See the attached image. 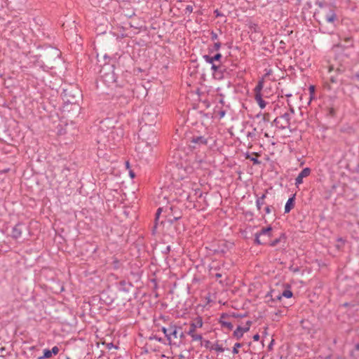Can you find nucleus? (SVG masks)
Instances as JSON below:
<instances>
[{
	"label": "nucleus",
	"instance_id": "57",
	"mask_svg": "<svg viewBox=\"0 0 359 359\" xmlns=\"http://www.w3.org/2000/svg\"><path fill=\"white\" fill-rule=\"evenodd\" d=\"M344 305L345 306H347L348 305V303H345Z\"/></svg>",
	"mask_w": 359,
	"mask_h": 359
},
{
	"label": "nucleus",
	"instance_id": "17",
	"mask_svg": "<svg viewBox=\"0 0 359 359\" xmlns=\"http://www.w3.org/2000/svg\"><path fill=\"white\" fill-rule=\"evenodd\" d=\"M243 332L242 331V327L241 326H238L236 330L233 332V336L237 339H240L243 335Z\"/></svg>",
	"mask_w": 359,
	"mask_h": 359
},
{
	"label": "nucleus",
	"instance_id": "16",
	"mask_svg": "<svg viewBox=\"0 0 359 359\" xmlns=\"http://www.w3.org/2000/svg\"><path fill=\"white\" fill-rule=\"evenodd\" d=\"M264 87V81L263 80L259 81L258 83L255 86L254 91L255 95L262 94L261 92Z\"/></svg>",
	"mask_w": 359,
	"mask_h": 359
},
{
	"label": "nucleus",
	"instance_id": "32",
	"mask_svg": "<svg viewBox=\"0 0 359 359\" xmlns=\"http://www.w3.org/2000/svg\"><path fill=\"white\" fill-rule=\"evenodd\" d=\"M59 351H60L59 348L57 346H55L52 348V349L50 350V352H51L52 355H55L59 353Z\"/></svg>",
	"mask_w": 359,
	"mask_h": 359
},
{
	"label": "nucleus",
	"instance_id": "19",
	"mask_svg": "<svg viewBox=\"0 0 359 359\" xmlns=\"http://www.w3.org/2000/svg\"><path fill=\"white\" fill-rule=\"evenodd\" d=\"M219 323L222 327H226L229 330H231L233 327L232 323L230 322L220 320Z\"/></svg>",
	"mask_w": 359,
	"mask_h": 359
},
{
	"label": "nucleus",
	"instance_id": "38",
	"mask_svg": "<svg viewBox=\"0 0 359 359\" xmlns=\"http://www.w3.org/2000/svg\"><path fill=\"white\" fill-rule=\"evenodd\" d=\"M222 58V55L220 53H217L215 56H213L214 61H218Z\"/></svg>",
	"mask_w": 359,
	"mask_h": 359
},
{
	"label": "nucleus",
	"instance_id": "11",
	"mask_svg": "<svg viewBox=\"0 0 359 359\" xmlns=\"http://www.w3.org/2000/svg\"><path fill=\"white\" fill-rule=\"evenodd\" d=\"M271 297H273L274 299L280 300L283 297L286 298H290L292 297V292L290 290H285L282 294L278 293L276 295H273L274 291H271Z\"/></svg>",
	"mask_w": 359,
	"mask_h": 359
},
{
	"label": "nucleus",
	"instance_id": "5",
	"mask_svg": "<svg viewBox=\"0 0 359 359\" xmlns=\"http://www.w3.org/2000/svg\"><path fill=\"white\" fill-rule=\"evenodd\" d=\"M181 330L182 327H177L176 325H170L168 328H162V331L167 337V339L169 341V344L171 343L172 338L177 339L179 337L181 339H183L185 337L183 332L181 331L179 332V330Z\"/></svg>",
	"mask_w": 359,
	"mask_h": 359
},
{
	"label": "nucleus",
	"instance_id": "41",
	"mask_svg": "<svg viewBox=\"0 0 359 359\" xmlns=\"http://www.w3.org/2000/svg\"><path fill=\"white\" fill-rule=\"evenodd\" d=\"M266 214H269L271 212V209L270 206H266L264 209Z\"/></svg>",
	"mask_w": 359,
	"mask_h": 359
},
{
	"label": "nucleus",
	"instance_id": "44",
	"mask_svg": "<svg viewBox=\"0 0 359 359\" xmlns=\"http://www.w3.org/2000/svg\"><path fill=\"white\" fill-rule=\"evenodd\" d=\"M259 339V335L258 334H256L253 336L254 341H258Z\"/></svg>",
	"mask_w": 359,
	"mask_h": 359
},
{
	"label": "nucleus",
	"instance_id": "23",
	"mask_svg": "<svg viewBox=\"0 0 359 359\" xmlns=\"http://www.w3.org/2000/svg\"><path fill=\"white\" fill-rule=\"evenodd\" d=\"M246 158L250 159L251 161H252L253 164L255 165H259L260 164V161L257 158L250 157L249 154H247Z\"/></svg>",
	"mask_w": 359,
	"mask_h": 359
},
{
	"label": "nucleus",
	"instance_id": "33",
	"mask_svg": "<svg viewBox=\"0 0 359 359\" xmlns=\"http://www.w3.org/2000/svg\"><path fill=\"white\" fill-rule=\"evenodd\" d=\"M211 40L215 41H217V39H218V35L217 33H215V32L212 31L211 32Z\"/></svg>",
	"mask_w": 359,
	"mask_h": 359
},
{
	"label": "nucleus",
	"instance_id": "52",
	"mask_svg": "<svg viewBox=\"0 0 359 359\" xmlns=\"http://www.w3.org/2000/svg\"><path fill=\"white\" fill-rule=\"evenodd\" d=\"M215 276H216L217 278H220V277L222 276V275H221L220 273H217V274L215 275Z\"/></svg>",
	"mask_w": 359,
	"mask_h": 359
},
{
	"label": "nucleus",
	"instance_id": "39",
	"mask_svg": "<svg viewBox=\"0 0 359 359\" xmlns=\"http://www.w3.org/2000/svg\"><path fill=\"white\" fill-rule=\"evenodd\" d=\"M266 193H267V191L266 190L265 193L263 194L261 196L259 197H257L258 198L261 199V200H263L264 201L266 197Z\"/></svg>",
	"mask_w": 359,
	"mask_h": 359
},
{
	"label": "nucleus",
	"instance_id": "9",
	"mask_svg": "<svg viewBox=\"0 0 359 359\" xmlns=\"http://www.w3.org/2000/svg\"><path fill=\"white\" fill-rule=\"evenodd\" d=\"M151 115V114L150 113H149V112L144 111L143 113V114H142V120L145 122L146 125L152 126L156 122L154 119H155V118H156L157 114L156 113H153L151 118L150 117Z\"/></svg>",
	"mask_w": 359,
	"mask_h": 359
},
{
	"label": "nucleus",
	"instance_id": "48",
	"mask_svg": "<svg viewBox=\"0 0 359 359\" xmlns=\"http://www.w3.org/2000/svg\"><path fill=\"white\" fill-rule=\"evenodd\" d=\"M129 174H130V176L131 177V178L135 177V173L132 170L129 171Z\"/></svg>",
	"mask_w": 359,
	"mask_h": 359
},
{
	"label": "nucleus",
	"instance_id": "4",
	"mask_svg": "<svg viewBox=\"0 0 359 359\" xmlns=\"http://www.w3.org/2000/svg\"><path fill=\"white\" fill-rule=\"evenodd\" d=\"M81 92L74 87H69L64 89L62 92V98L65 102L75 104L81 97Z\"/></svg>",
	"mask_w": 359,
	"mask_h": 359
},
{
	"label": "nucleus",
	"instance_id": "2",
	"mask_svg": "<svg viewBox=\"0 0 359 359\" xmlns=\"http://www.w3.org/2000/svg\"><path fill=\"white\" fill-rule=\"evenodd\" d=\"M320 6L321 10L318 13V15L321 18V20L319 21L320 25L323 26V23H329L335 27L339 18L334 8L329 5L323 6L321 4Z\"/></svg>",
	"mask_w": 359,
	"mask_h": 359
},
{
	"label": "nucleus",
	"instance_id": "36",
	"mask_svg": "<svg viewBox=\"0 0 359 359\" xmlns=\"http://www.w3.org/2000/svg\"><path fill=\"white\" fill-rule=\"evenodd\" d=\"M280 120L281 118H280V117H277L274 119L273 121V123L280 128Z\"/></svg>",
	"mask_w": 359,
	"mask_h": 359
},
{
	"label": "nucleus",
	"instance_id": "21",
	"mask_svg": "<svg viewBox=\"0 0 359 359\" xmlns=\"http://www.w3.org/2000/svg\"><path fill=\"white\" fill-rule=\"evenodd\" d=\"M256 128H253L252 131H249L247 133V137L251 138L252 140L255 138L256 136Z\"/></svg>",
	"mask_w": 359,
	"mask_h": 359
},
{
	"label": "nucleus",
	"instance_id": "43",
	"mask_svg": "<svg viewBox=\"0 0 359 359\" xmlns=\"http://www.w3.org/2000/svg\"><path fill=\"white\" fill-rule=\"evenodd\" d=\"M219 117H220V118L224 117V115H225V111H224V110L220 111L219 112Z\"/></svg>",
	"mask_w": 359,
	"mask_h": 359
},
{
	"label": "nucleus",
	"instance_id": "22",
	"mask_svg": "<svg viewBox=\"0 0 359 359\" xmlns=\"http://www.w3.org/2000/svg\"><path fill=\"white\" fill-rule=\"evenodd\" d=\"M189 335L191 337L192 340H194V341H201L203 339L201 334H196L194 332L192 334H189Z\"/></svg>",
	"mask_w": 359,
	"mask_h": 359
},
{
	"label": "nucleus",
	"instance_id": "29",
	"mask_svg": "<svg viewBox=\"0 0 359 359\" xmlns=\"http://www.w3.org/2000/svg\"><path fill=\"white\" fill-rule=\"evenodd\" d=\"M309 93H310V101L313 98V95L315 93V86H311L309 87Z\"/></svg>",
	"mask_w": 359,
	"mask_h": 359
},
{
	"label": "nucleus",
	"instance_id": "24",
	"mask_svg": "<svg viewBox=\"0 0 359 359\" xmlns=\"http://www.w3.org/2000/svg\"><path fill=\"white\" fill-rule=\"evenodd\" d=\"M211 69L213 71V74H216L217 72H222L221 67L212 64Z\"/></svg>",
	"mask_w": 359,
	"mask_h": 359
},
{
	"label": "nucleus",
	"instance_id": "13",
	"mask_svg": "<svg viewBox=\"0 0 359 359\" xmlns=\"http://www.w3.org/2000/svg\"><path fill=\"white\" fill-rule=\"evenodd\" d=\"M280 118L283 120V123H282L280 126V128L282 129H285L289 127L290 124V115L289 113L285 112L282 116H280Z\"/></svg>",
	"mask_w": 359,
	"mask_h": 359
},
{
	"label": "nucleus",
	"instance_id": "55",
	"mask_svg": "<svg viewBox=\"0 0 359 359\" xmlns=\"http://www.w3.org/2000/svg\"><path fill=\"white\" fill-rule=\"evenodd\" d=\"M290 111L292 114L294 112V109L292 107H290Z\"/></svg>",
	"mask_w": 359,
	"mask_h": 359
},
{
	"label": "nucleus",
	"instance_id": "25",
	"mask_svg": "<svg viewBox=\"0 0 359 359\" xmlns=\"http://www.w3.org/2000/svg\"><path fill=\"white\" fill-rule=\"evenodd\" d=\"M203 59L208 63L213 64V62H214L213 57H212V56L205 55H203Z\"/></svg>",
	"mask_w": 359,
	"mask_h": 359
},
{
	"label": "nucleus",
	"instance_id": "18",
	"mask_svg": "<svg viewBox=\"0 0 359 359\" xmlns=\"http://www.w3.org/2000/svg\"><path fill=\"white\" fill-rule=\"evenodd\" d=\"M283 239H285V236L284 235H281L279 238H276L274 240H273L270 243H269V245L271 246V247H275L279 243L281 242V241Z\"/></svg>",
	"mask_w": 359,
	"mask_h": 359
},
{
	"label": "nucleus",
	"instance_id": "42",
	"mask_svg": "<svg viewBox=\"0 0 359 359\" xmlns=\"http://www.w3.org/2000/svg\"><path fill=\"white\" fill-rule=\"evenodd\" d=\"M273 342H274V340L272 339L270 342V344H269L268 346V349L269 350H271L272 349V346H273Z\"/></svg>",
	"mask_w": 359,
	"mask_h": 359
},
{
	"label": "nucleus",
	"instance_id": "46",
	"mask_svg": "<svg viewBox=\"0 0 359 359\" xmlns=\"http://www.w3.org/2000/svg\"><path fill=\"white\" fill-rule=\"evenodd\" d=\"M329 113L331 116H334V109L333 108L330 109Z\"/></svg>",
	"mask_w": 359,
	"mask_h": 359
},
{
	"label": "nucleus",
	"instance_id": "1",
	"mask_svg": "<svg viewBox=\"0 0 359 359\" xmlns=\"http://www.w3.org/2000/svg\"><path fill=\"white\" fill-rule=\"evenodd\" d=\"M348 67V58L346 56L339 55L334 60V62L329 66L328 72L330 73L334 72L335 75L330 77V81L332 83H338L340 79L338 76L344 73Z\"/></svg>",
	"mask_w": 359,
	"mask_h": 359
},
{
	"label": "nucleus",
	"instance_id": "45",
	"mask_svg": "<svg viewBox=\"0 0 359 359\" xmlns=\"http://www.w3.org/2000/svg\"><path fill=\"white\" fill-rule=\"evenodd\" d=\"M214 13H215V14L216 17H219V16L222 15L219 12V11H218V10H215Z\"/></svg>",
	"mask_w": 359,
	"mask_h": 359
},
{
	"label": "nucleus",
	"instance_id": "10",
	"mask_svg": "<svg viewBox=\"0 0 359 359\" xmlns=\"http://www.w3.org/2000/svg\"><path fill=\"white\" fill-rule=\"evenodd\" d=\"M22 223H18L12 229L11 232V236L15 238L18 239L21 237L22 233Z\"/></svg>",
	"mask_w": 359,
	"mask_h": 359
},
{
	"label": "nucleus",
	"instance_id": "34",
	"mask_svg": "<svg viewBox=\"0 0 359 359\" xmlns=\"http://www.w3.org/2000/svg\"><path fill=\"white\" fill-rule=\"evenodd\" d=\"M250 324H251V322L250 321H248L247 322V326L245 327H242V331H243V333L247 332L250 330Z\"/></svg>",
	"mask_w": 359,
	"mask_h": 359
},
{
	"label": "nucleus",
	"instance_id": "28",
	"mask_svg": "<svg viewBox=\"0 0 359 359\" xmlns=\"http://www.w3.org/2000/svg\"><path fill=\"white\" fill-rule=\"evenodd\" d=\"M213 348L217 352H224V348L222 346V345L218 344H215Z\"/></svg>",
	"mask_w": 359,
	"mask_h": 359
},
{
	"label": "nucleus",
	"instance_id": "50",
	"mask_svg": "<svg viewBox=\"0 0 359 359\" xmlns=\"http://www.w3.org/2000/svg\"><path fill=\"white\" fill-rule=\"evenodd\" d=\"M355 349L359 351V343L355 345Z\"/></svg>",
	"mask_w": 359,
	"mask_h": 359
},
{
	"label": "nucleus",
	"instance_id": "20",
	"mask_svg": "<svg viewBox=\"0 0 359 359\" xmlns=\"http://www.w3.org/2000/svg\"><path fill=\"white\" fill-rule=\"evenodd\" d=\"M52 356L50 350L49 349H44L43 350V355L42 356H40L38 358V359H45V358H49Z\"/></svg>",
	"mask_w": 359,
	"mask_h": 359
},
{
	"label": "nucleus",
	"instance_id": "30",
	"mask_svg": "<svg viewBox=\"0 0 359 359\" xmlns=\"http://www.w3.org/2000/svg\"><path fill=\"white\" fill-rule=\"evenodd\" d=\"M185 14L189 13L190 14L193 11V6L191 5H187L185 8Z\"/></svg>",
	"mask_w": 359,
	"mask_h": 359
},
{
	"label": "nucleus",
	"instance_id": "58",
	"mask_svg": "<svg viewBox=\"0 0 359 359\" xmlns=\"http://www.w3.org/2000/svg\"><path fill=\"white\" fill-rule=\"evenodd\" d=\"M66 359H71L69 357H67Z\"/></svg>",
	"mask_w": 359,
	"mask_h": 359
},
{
	"label": "nucleus",
	"instance_id": "53",
	"mask_svg": "<svg viewBox=\"0 0 359 359\" xmlns=\"http://www.w3.org/2000/svg\"><path fill=\"white\" fill-rule=\"evenodd\" d=\"M337 241L339 242H344V240L341 238H338Z\"/></svg>",
	"mask_w": 359,
	"mask_h": 359
},
{
	"label": "nucleus",
	"instance_id": "49",
	"mask_svg": "<svg viewBox=\"0 0 359 359\" xmlns=\"http://www.w3.org/2000/svg\"><path fill=\"white\" fill-rule=\"evenodd\" d=\"M170 245H168V246L166 247V248H165V252H166V253H167V252H170Z\"/></svg>",
	"mask_w": 359,
	"mask_h": 359
},
{
	"label": "nucleus",
	"instance_id": "54",
	"mask_svg": "<svg viewBox=\"0 0 359 359\" xmlns=\"http://www.w3.org/2000/svg\"><path fill=\"white\" fill-rule=\"evenodd\" d=\"M126 167L128 168H129V162L128 161H126Z\"/></svg>",
	"mask_w": 359,
	"mask_h": 359
},
{
	"label": "nucleus",
	"instance_id": "59",
	"mask_svg": "<svg viewBox=\"0 0 359 359\" xmlns=\"http://www.w3.org/2000/svg\"><path fill=\"white\" fill-rule=\"evenodd\" d=\"M0 76H1V74L0 73Z\"/></svg>",
	"mask_w": 359,
	"mask_h": 359
},
{
	"label": "nucleus",
	"instance_id": "51",
	"mask_svg": "<svg viewBox=\"0 0 359 359\" xmlns=\"http://www.w3.org/2000/svg\"><path fill=\"white\" fill-rule=\"evenodd\" d=\"M108 348H110L111 346H113V344L110 343L107 345Z\"/></svg>",
	"mask_w": 359,
	"mask_h": 359
},
{
	"label": "nucleus",
	"instance_id": "8",
	"mask_svg": "<svg viewBox=\"0 0 359 359\" xmlns=\"http://www.w3.org/2000/svg\"><path fill=\"white\" fill-rule=\"evenodd\" d=\"M311 174V169L309 168H304L297 175L295 179V185L298 187L303 183V179L308 177Z\"/></svg>",
	"mask_w": 359,
	"mask_h": 359
},
{
	"label": "nucleus",
	"instance_id": "15",
	"mask_svg": "<svg viewBox=\"0 0 359 359\" xmlns=\"http://www.w3.org/2000/svg\"><path fill=\"white\" fill-rule=\"evenodd\" d=\"M255 100L261 109H264L266 102L263 100L262 94L255 95Z\"/></svg>",
	"mask_w": 359,
	"mask_h": 359
},
{
	"label": "nucleus",
	"instance_id": "12",
	"mask_svg": "<svg viewBox=\"0 0 359 359\" xmlns=\"http://www.w3.org/2000/svg\"><path fill=\"white\" fill-rule=\"evenodd\" d=\"M203 326V320L201 318H197L196 323H191L190 324L189 330L188 331V334H192L196 330V327H201Z\"/></svg>",
	"mask_w": 359,
	"mask_h": 359
},
{
	"label": "nucleus",
	"instance_id": "47",
	"mask_svg": "<svg viewBox=\"0 0 359 359\" xmlns=\"http://www.w3.org/2000/svg\"><path fill=\"white\" fill-rule=\"evenodd\" d=\"M161 208H158V209L157 210V212H156V219L158 217V216H159V215H160V213H161Z\"/></svg>",
	"mask_w": 359,
	"mask_h": 359
},
{
	"label": "nucleus",
	"instance_id": "3",
	"mask_svg": "<svg viewBox=\"0 0 359 359\" xmlns=\"http://www.w3.org/2000/svg\"><path fill=\"white\" fill-rule=\"evenodd\" d=\"M208 137L205 135L194 134L188 140V145L191 150H199L207 146Z\"/></svg>",
	"mask_w": 359,
	"mask_h": 359
},
{
	"label": "nucleus",
	"instance_id": "40",
	"mask_svg": "<svg viewBox=\"0 0 359 359\" xmlns=\"http://www.w3.org/2000/svg\"><path fill=\"white\" fill-rule=\"evenodd\" d=\"M119 284H120V285H121V286L124 287V288H123V290H127V289H126V288H125V286H126V284H127V283H126V280H121V281H120Z\"/></svg>",
	"mask_w": 359,
	"mask_h": 359
},
{
	"label": "nucleus",
	"instance_id": "26",
	"mask_svg": "<svg viewBox=\"0 0 359 359\" xmlns=\"http://www.w3.org/2000/svg\"><path fill=\"white\" fill-rule=\"evenodd\" d=\"M264 204V201L261 200L259 198H257L256 200V206L259 210H261L262 206Z\"/></svg>",
	"mask_w": 359,
	"mask_h": 359
},
{
	"label": "nucleus",
	"instance_id": "31",
	"mask_svg": "<svg viewBox=\"0 0 359 359\" xmlns=\"http://www.w3.org/2000/svg\"><path fill=\"white\" fill-rule=\"evenodd\" d=\"M181 217H182V216H181L180 213H179V214H175V215H174V216H173V218H172V219H171V218H170V219H169V221H170L171 223H172V222H173V221H177V220H178L179 219H180V218H181Z\"/></svg>",
	"mask_w": 359,
	"mask_h": 359
},
{
	"label": "nucleus",
	"instance_id": "37",
	"mask_svg": "<svg viewBox=\"0 0 359 359\" xmlns=\"http://www.w3.org/2000/svg\"><path fill=\"white\" fill-rule=\"evenodd\" d=\"M221 47V43L220 42H215L214 44V49L215 50H218Z\"/></svg>",
	"mask_w": 359,
	"mask_h": 359
},
{
	"label": "nucleus",
	"instance_id": "14",
	"mask_svg": "<svg viewBox=\"0 0 359 359\" xmlns=\"http://www.w3.org/2000/svg\"><path fill=\"white\" fill-rule=\"evenodd\" d=\"M294 199L295 195H293L287 200L285 206V213L290 212V210L294 207Z\"/></svg>",
	"mask_w": 359,
	"mask_h": 359
},
{
	"label": "nucleus",
	"instance_id": "56",
	"mask_svg": "<svg viewBox=\"0 0 359 359\" xmlns=\"http://www.w3.org/2000/svg\"><path fill=\"white\" fill-rule=\"evenodd\" d=\"M355 76H356V77L358 79V80H359V74H357L355 75Z\"/></svg>",
	"mask_w": 359,
	"mask_h": 359
},
{
	"label": "nucleus",
	"instance_id": "7",
	"mask_svg": "<svg viewBox=\"0 0 359 359\" xmlns=\"http://www.w3.org/2000/svg\"><path fill=\"white\" fill-rule=\"evenodd\" d=\"M335 47L341 48H348L353 47V39L352 36L344 37L343 39H341V42L335 46Z\"/></svg>",
	"mask_w": 359,
	"mask_h": 359
},
{
	"label": "nucleus",
	"instance_id": "35",
	"mask_svg": "<svg viewBox=\"0 0 359 359\" xmlns=\"http://www.w3.org/2000/svg\"><path fill=\"white\" fill-rule=\"evenodd\" d=\"M195 195H196L197 197H198V198H201L203 196V192L201 189H197L195 190Z\"/></svg>",
	"mask_w": 359,
	"mask_h": 359
},
{
	"label": "nucleus",
	"instance_id": "27",
	"mask_svg": "<svg viewBox=\"0 0 359 359\" xmlns=\"http://www.w3.org/2000/svg\"><path fill=\"white\" fill-rule=\"evenodd\" d=\"M241 346L242 344L241 343H236L232 350L233 353L237 354L238 353V348H241Z\"/></svg>",
	"mask_w": 359,
	"mask_h": 359
},
{
	"label": "nucleus",
	"instance_id": "6",
	"mask_svg": "<svg viewBox=\"0 0 359 359\" xmlns=\"http://www.w3.org/2000/svg\"><path fill=\"white\" fill-rule=\"evenodd\" d=\"M271 230L272 228L270 226L262 228L255 233V243L258 245H266L269 238L271 237Z\"/></svg>",
	"mask_w": 359,
	"mask_h": 359
}]
</instances>
